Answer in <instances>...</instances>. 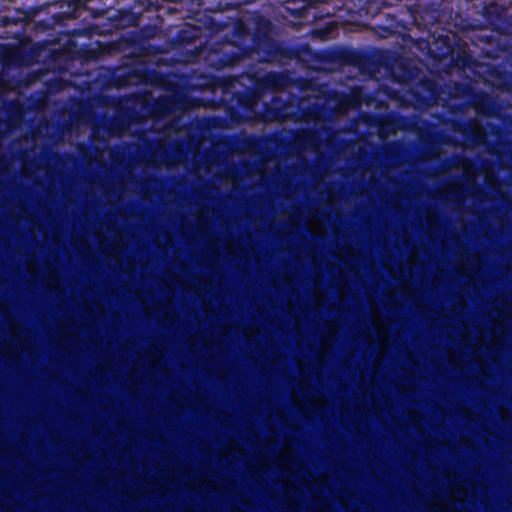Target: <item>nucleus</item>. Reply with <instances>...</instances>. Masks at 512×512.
Wrapping results in <instances>:
<instances>
[{
  "label": "nucleus",
  "instance_id": "obj_1",
  "mask_svg": "<svg viewBox=\"0 0 512 512\" xmlns=\"http://www.w3.org/2000/svg\"><path fill=\"white\" fill-rule=\"evenodd\" d=\"M252 53L257 54L259 61L264 63L280 62L288 56V50L281 42L266 32H255L252 43L218 44V49L211 55L212 65L214 70L220 71L237 65L241 59L250 57Z\"/></svg>",
  "mask_w": 512,
  "mask_h": 512
},
{
  "label": "nucleus",
  "instance_id": "obj_2",
  "mask_svg": "<svg viewBox=\"0 0 512 512\" xmlns=\"http://www.w3.org/2000/svg\"><path fill=\"white\" fill-rule=\"evenodd\" d=\"M261 96V91L255 84L252 87L241 86L236 79H221L219 102L231 118H239L241 114L254 116Z\"/></svg>",
  "mask_w": 512,
  "mask_h": 512
},
{
  "label": "nucleus",
  "instance_id": "obj_3",
  "mask_svg": "<svg viewBox=\"0 0 512 512\" xmlns=\"http://www.w3.org/2000/svg\"><path fill=\"white\" fill-rule=\"evenodd\" d=\"M482 16L491 31L499 35L511 33L512 18L508 15L504 6L497 3H489L483 7Z\"/></svg>",
  "mask_w": 512,
  "mask_h": 512
},
{
  "label": "nucleus",
  "instance_id": "obj_4",
  "mask_svg": "<svg viewBox=\"0 0 512 512\" xmlns=\"http://www.w3.org/2000/svg\"><path fill=\"white\" fill-rule=\"evenodd\" d=\"M173 44L176 49L190 50L192 46L195 53H199L202 46L200 29L191 25L181 28L174 36Z\"/></svg>",
  "mask_w": 512,
  "mask_h": 512
},
{
  "label": "nucleus",
  "instance_id": "obj_5",
  "mask_svg": "<svg viewBox=\"0 0 512 512\" xmlns=\"http://www.w3.org/2000/svg\"><path fill=\"white\" fill-rule=\"evenodd\" d=\"M224 42H230V43H252V38L250 35V32L246 26L243 24H238L234 27L233 33L231 36H224L221 40L216 41L211 45V48L208 51V54L206 56V61L208 66L214 70L213 61L211 59L212 53L218 49V44H222Z\"/></svg>",
  "mask_w": 512,
  "mask_h": 512
},
{
  "label": "nucleus",
  "instance_id": "obj_6",
  "mask_svg": "<svg viewBox=\"0 0 512 512\" xmlns=\"http://www.w3.org/2000/svg\"><path fill=\"white\" fill-rule=\"evenodd\" d=\"M333 58L340 63L361 66L368 60V55L352 47H340L333 52Z\"/></svg>",
  "mask_w": 512,
  "mask_h": 512
},
{
  "label": "nucleus",
  "instance_id": "obj_7",
  "mask_svg": "<svg viewBox=\"0 0 512 512\" xmlns=\"http://www.w3.org/2000/svg\"><path fill=\"white\" fill-rule=\"evenodd\" d=\"M285 76L279 72H269L265 76L261 77L254 84L258 86L261 93L264 90H276L284 85Z\"/></svg>",
  "mask_w": 512,
  "mask_h": 512
},
{
  "label": "nucleus",
  "instance_id": "obj_8",
  "mask_svg": "<svg viewBox=\"0 0 512 512\" xmlns=\"http://www.w3.org/2000/svg\"><path fill=\"white\" fill-rule=\"evenodd\" d=\"M66 5L63 10L55 15L56 19H77L81 16V10L85 7L84 0H61Z\"/></svg>",
  "mask_w": 512,
  "mask_h": 512
},
{
  "label": "nucleus",
  "instance_id": "obj_9",
  "mask_svg": "<svg viewBox=\"0 0 512 512\" xmlns=\"http://www.w3.org/2000/svg\"><path fill=\"white\" fill-rule=\"evenodd\" d=\"M478 40L484 46L491 48L486 50L485 47H483V53L490 58H496L498 56L497 53L504 50L502 43L494 35L481 34L478 36Z\"/></svg>",
  "mask_w": 512,
  "mask_h": 512
},
{
  "label": "nucleus",
  "instance_id": "obj_10",
  "mask_svg": "<svg viewBox=\"0 0 512 512\" xmlns=\"http://www.w3.org/2000/svg\"><path fill=\"white\" fill-rule=\"evenodd\" d=\"M172 102L173 100L171 97L158 98L153 103V110L159 115L167 114L172 110Z\"/></svg>",
  "mask_w": 512,
  "mask_h": 512
},
{
  "label": "nucleus",
  "instance_id": "obj_11",
  "mask_svg": "<svg viewBox=\"0 0 512 512\" xmlns=\"http://www.w3.org/2000/svg\"><path fill=\"white\" fill-rule=\"evenodd\" d=\"M119 12L121 14L119 26L125 27L136 23L138 16L131 10H120Z\"/></svg>",
  "mask_w": 512,
  "mask_h": 512
},
{
  "label": "nucleus",
  "instance_id": "obj_12",
  "mask_svg": "<svg viewBox=\"0 0 512 512\" xmlns=\"http://www.w3.org/2000/svg\"><path fill=\"white\" fill-rule=\"evenodd\" d=\"M155 35V27L146 25L140 29V36L144 39L152 38Z\"/></svg>",
  "mask_w": 512,
  "mask_h": 512
},
{
  "label": "nucleus",
  "instance_id": "obj_13",
  "mask_svg": "<svg viewBox=\"0 0 512 512\" xmlns=\"http://www.w3.org/2000/svg\"><path fill=\"white\" fill-rule=\"evenodd\" d=\"M399 26V21L395 16H391L389 27H382L387 35L395 33V29Z\"/></svg>",
  "mask_w": 512,
  "mask_h": 512
},
{
  "label": "nucleus",
  "instance_id": "obj_14",
  "mask_svg": "<svg viewBox=\"0 0 512 512\" xmlns=\"http://www.w3.org/2000/svg\"><path fill=\"white\" fill-rule=\"evenodd\" d=\"M286 10L294 17H298V18H301V17H304L306 15V12H307V7L306 6H302L301 8H296V9H292L290 7H286Z\"/></svg>",
  "mask_w": 512,
  "mask_h": 512
},
{
  "label": "nucleus",
  "instance_id": "obj_15",
  "mask_svg": "<svg viewBox=\"0 0 512 512\" xmlns=\"http://www.w3.org/2000/svg\"><path fill=\"white\" fill-rule=\"evenodd\" d=\"M71 33L74 36H91L93 34V28L92 27L77 28V29H73Z\"/></svg>",
  "mask_w": 512,
  "mask_h": 512
},
{
  "label": "nucleus",
  "instance_id": "obj_16",
  "mask_svg": "<svg viewBox=\"0 0 512 512\" xmlns=\"http://www.w3.org/2000/svg\"><path fill=\"white\" fill-rule=\"evenodd\" d=\"M435 21H436V17L433 15H430V20L428 21V23L433 24Z\"/></svg>",
  "mask_w": 512,
  "mask_h": 512
}]
</instances>
